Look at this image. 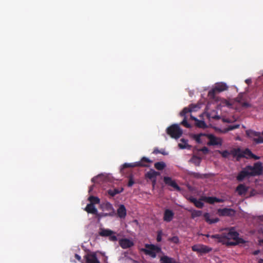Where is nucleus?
I'll return each mask as SVG.
<instances>
[{
  "mask_svg": "<svg viewBox=\"0 0 263 263\" xmlns=\"http://www.w3.org/2000/svg\"><path fill=\"white\" fill-rule=\"evenodd\" d=\"M155 167L159 171L163 170L166 166V164L164 162H158L155 163Z\"/></svg>",
  "mask_w": 263,
  "mask_h": 263,
  "instance_id": "nucleus-29",
  "label": "nucleus"
},
{
  "mask_svg": "<svg viewBox=\"0 0 263 263\" xmlns=\"http://www.w3.org/2000/svg\"><path fill=\"white\" fill-rule=\"evenodd\" d=\"M193 109L190 108L185 107L180 112V115L181 117H186V114L189 112H191Z\"/></svg>",
  "mask_w": 263,
  "mask_h": 263,
  "instance_id": "nucleus-33",
  "label": "nucleus"
},
{
  "mask_svg": "<svg viewBox=\"0 0 263 263\" xmlns=\"http://www.w3.org/2000/svg\"><path fill=\"white\" fill-rule=\"evenodd\" d=\"M84 257L86 263H100L95 253L88 254Z\"/></svg>",
  "mask_w": 263,
  "mask_h": 263,
  "instance_id": "nucleus-14",
  "label": "nucleus"
},
{
  "mask_svg": "<svg viewBox=\"0 0 263 263\" xmlns=\"http://www.w3.org/2000/svg\"><path fill=\"white\" fill-rule=\"evenodd\" d=\"M163 180L166 184L173 187L176 191H180L181 190L180 187L171 177H164Z\"/></svg>",
  "mask_w": 263,
  "mask_h": 263,
  "instance_id": "nucleus-11",
  "label": "nucleus"
},
{
  "mask_svg": "<svg viewBox=\"0 0 263 263\" xmlns=\"http://www.w3.org/2000/svg\"><path fill=\"white\" fill-rule=\"evenodd\" d=\"M239 127H240V124H239L230 125L228 126L227 130L228 131L233 130L234 129L238 128Z\"/></svg>",
  "mask_w": 263,
  "mask_h": 263,
  "instance_id": "nucleus-38",
  "label": "nucleus"
},
{
  "mask_svg": "<svg viewBox=\"0 0 263 263\" xmlns=\"http://www.w3.org/2000/svg\"><path fill=\"white\" fill-rule=\"evenodd\" d=\"M97 177H93L91 179V181L93 182H95L96 181V179H97Z\"/></svg>",
  "mask_w": 263,
  "mask_h": 263,
  "instance_id": "nucleus-57",
  "label": "nucleus"
},
{
  "mask_svg": "<svg viewBox=\"0 0 263 263\" xmlns=\"http://www.w3.org/2000/svg\"><path fill=\"white\" fill-rule=\"evenodd\" d=\"M128 178H129V180H128V182L127 184V186L128 187H131L134 184L135 182L133 179V177L132 175H129L128 177Z\"/></svg>",
  "mask_w": 263,
  "mask_h": 263,
  "instance_id": "nucleus-45",
  "label": "nucleus"
},
{
  "mask_svg": "<svg viewBox=\"0 0 263 263\" xmlns=\"http://www.w3.org/2000/svg\"><path fill=\"white\" fill-rule=\"evenodd\" d=\"M123 188L121 187L120 189H110L108 190L107 192L108 194L114 197L116 195L119 194L123 191Z\"/></svg>",
  "mask_w": 263,
  "mask_h": 263,
  "instance_id": "nucleus-28",
  "label": "nucleus"
},
{
  "mask_svg": "<svg viewBox=\"0 0 263 263\" xmlns=\"http://www.w3.org/2000/svg\"><path fill=\"white\" fill-rule=\"evenodd\" d=\"M224 122H227V123H231V122H232L231 120L229 119H224Z\"/></svg>",
  "mask_w": 263,
  "mask_h": 263,
  "instance_id": "nucleus-55",
  "label": "nucleus"
},
{
  "mask_svg": "<svg viewBox=\"0 0 263 263\" xmlns=\"http://www.w3.org/2000/svg\"><path fill=\"white\" fill-rule=\"evenodd\" d=\"M221 238L223 241L221 243L227 246H236L239 244H243L246 241L241 238L239 237V233L231 228L228 232H224L221 234Z\"/></svg>",
  "mask_w": 263,
  "mask_h": 263,
  "instance_id": "nucleus-1",
  "label": "nucleus"
},
{
  "mask_svg": "<svg viewBox=\"0 0 263 263\" xmlns=\"http://www.w3.org/2000/svg\"><path fill=\"white\" fill-rule=\"evenodd\" d=\"M189 200L190 202H191L194 204L195 203V202L197 200V199L194 197H190L189 198Z\"/></svg>",
  "mask_w": 263,
  "mask_h": 263,
  "instance_id": "nucleus-51",
  "label": "nucleus"
},
{
  "mask_svg": "<svg viewBox=\"0 0 263 263\" xmlns=\"http://www.w3.org/2000/svg\"><path fill=\"white\" fill-rule=\"evenodd\" d=\"M195 125L199 128H205L207 127V125L204 121L198 119L195 123Z\"/></svg>",
  "mask_w": 263,
  "mask_h": 263,
  "instance_id": "nucleus-30",
  "label": "nucleus"
},
{
  "mask_svg": "<svg viewBox=\"0 0 263 263\" xmlns=\"http://www.w3.org/2000/svg\"><path fill=\"white\" fill-rule=\"evenodd\" d=\"M103 208L104 210L108 212V213H107L104 215L105 216H109L112 217L116 215L115 211L113 208L112 205L110 202H107L105 203L103 205Z\"/></svg>",
  "mask_w": 263,
  "mask_h": 263,
  "instance_id": "nucleus-9",
  "label": "nucleus"
},
{
  "mask_svg": "<svg viewBox=\"0 0 263 263\" xmlns=\"http://www.w3.org/2000/svg\"><path fill=\"white\" fill-rule=\"evenodd\" d=\"M152 180L153 185V186H154L156 182V178L153 179Z\"/></svg>",
  "mask_w": 263,
  "mask_h": 263,
  "instance_id": "nucleus-56",
  "label": "nucleus"
},
{
  "mask_svg": "<svg viewBox=\"0 0 263 263\" xmlns=\"http://www.w3.org/2000/svg\"><path fill=\"white\" fill-rule=\"evenodd\" d=\"M163 235V232L162 230H159L157 231V235L156 240L157 242H160L162 240V236Z\"/></svg>",
  "mask_w": 263,
  "mask_h": 263,
  "instance_id": "nucleus-41",
  "label": "nucleus"
},
{
  "mask_svg": "<svg viewBox=\"0 0 263 263\" xmlns=\"http://www.w3.org/2000/svg\"><path fill=\"white\" fill-rule=\"evenodd\" d=\"M230 153L234 157L236 158V160L238 161L244 157L243 155H241V151L240 148H233Z\"/></svg>",
  "mask_w": 263,
  "mask_h": 263,
  "instance_id": "nucleus-19",
  "label": "nucleus"
},
{
  "mask_svg": "<svg viewBox=\"0 0 263 263\" xmlns=\"http://www.w3.org/2000/svg\"><path fill=\"white\" fill-rule=\"evenodd\" d=\"M260 133H261V135L263 136V131Z\"/></svg>",
  "mask_w": 263,
  "mask_h": 263,
  "instance_id": "nucleus-64",
  "label": "nucleus"
},
{
  "mask_svg": "<svg viewBox=\"0 0 263 263\" xmlns=\"http://www.w3.org/2000/svg\"><path fill=\"white\" fill-rule=\"evenodd\" d=\"M180 141L183 143L184 144H181V143H179L178 144V146L181 149H184L185 148L187 147V140H185V139H181L180 140Z\"/></svg>",
  "mask_w": 263,
  "mask_h": 263,
  "instance_id": "nucleus-34",
  "label": "nucleus"
},
{
  "mask_svg": "<svg viewBox=\"0 0 263 263\" xmlns=\"http://www.w3.org/2000/svg\"><path fill=\"white\" fill-rule=\"evenodd\" d=\"M248 191V187L243 184H239L236 189V191L239 195H245Z\"/></svg>",
  "mask_w": 263,
  "mask_h": 263,
  "instance_id": "nucleus-22",
  "label": "nucleus"
},
{
  "mask_svg": "<svg viewBox=\"0 0 263 263\" xmlns=\"http://www.w3.org/2000/svg\"><path fill=\"white\" fill-rule=\"evenodd\" d=\"M218 212L221 216H232L235 214V211L234 210L228 208L218 209Z\"/></svg>",
  "mask_w": 263,
  "mask_h": 263,
  "instance_id": "nucleus-13",
  "label": "nucleus"
},
{
  "mask_svg": "<svg viewBox=\"0 0 263 263\" xmlns=\"http://www.w3.org/2000/svg\"><path fill=\"white\" fill-rule=\"evenodd\" d=\"M204 236H205V237H211V235L208 234H204L203 235Z\"/></svg>",
  "mask_w": 263,
  "mask_h": 263,
  "instance_id": "nucleus-59",
  "label": "nucleus"
},
{
  "mask_svg": "<svg viewBox=\"0 0 263 263\" xmlns=\"http://www.w3.org/2000/svg\"><path fill=\"white\" fill-rule=\"evenodd\" d=\"M152 162L153 161L149 158L143 157L140 161L136 162V163L137 167H149V164Z\"/></svg>",
  "mask_w": 263,
  "mask_h": 263,
  "instance_id": "nucleus-15",
  "label": "nucleus"
},
{
  "mask_svg": "<svg viewBox=\"0 0 263 263\" xmlns=\"http://www.w3.org/2000/svg\"><path fill=\"white\" fill-rule=\"evenodd\" d=\"M168 240L171 241L172 242L175 243V244H177L179 242V239L178 237L176 236H173L171 238H170L168 239Z\"/></svg>",
  "mask_w": 263,
  "mask_h": 263,
  "instance_id": "nucleus-42",
  "label": "nucleus"
},
{
  "mask_svg": "<svg viewBox=\"0 0 263 263\" xmlns=\"http://www.w3.org/2000/svg\"><path fill=\"white\" fill-rule=\"evenodd\" d=\"M75 258L78 259L79 261H80L81 260V257L80 255H79L78 254H76L75 255Z\"/></svg>",
  "mask_w": 263,
  "mask_h": 263,
  "instance_id": "nucleus-52",
  "label": "nucleus"
},
{
  "mask_svg": "<svg viewBox=\"0 0 263 263\" xmlns=\"http://www.w3.org/2000/svg\"><path fill=\"white\" fill-rule=\"evenodd\" d=\"M137 167L136 162H134V163H125L122 165L123 168H127V167Z\"/></svg>",
  "mask_w": 263,
  "mask_h": 263,
  "instance_id": "nucleus-37",
  "label": "nucleus"
},
{
  "mask_svg": "<svg viewBox=\"0 0 263 263\" xmlns=\"http://www.w3.org/2000/svg\"><path fill=\"white\" fill-rule=\"evenodd\" d=\"M251 172H254L255 175H260L262 171L261 164L259 162L255 163L254 166H251Z\"/></svg>",
  "mask_w": 263,
  "mask_h": 263,
  "instance_id": "nucleus-20",
  "label": "nucleus"
},
{
  "mask_svg": "<svg viewBox=\"0 0 263 263\" xmlns=\"http://www.w3.org/2000/svg\"><path fill=\"white\" fill-rule=\"evenodd\" d=\"M260 243L263 244V239L260 241Z\"/></svg>",
  "mask_w": 263,
  "mask_h": 263,
  "instance_id": "nucleus-62",
  "label": "nucleus"
},
{
  "mask_svg": "<svg viewBox=\"0 0 263 263\" xmlns=\"http://www.w3.org/2000/svg\"><path fill=\"white\" fill-rule=\"evenodd\" d=\"M241 155L244 156L243 158L247 159L253 158L255 160H258L260 158L259 157L253 154L249 148H246L244 151H241Z\"/></svg>",
  "mask_w": 263,
  "mask_h": 263,
  "instance_id": "nucleus-16",
  "label": "nucleus"
},
{
  "mask_svg": "<svg viewBox=\"0 0 263 263\" xmlns=\"http://www.w3.org/2000/svg\"><path fill=\"white\" fill-rule=\"evenodd\" d=\"M228 88V86L225 83H217L215 84V87L209 91L208 96L211 99H215L216 93L226 90Z\"/></svg>",
  "mask_w": 263,
  "mask_h": 263,
  "instance_id": "nucleus-4",
  "label": "nucleus"
},
{
  "mask_svg": "<svg viewBox=\"0 0 263 263\" xmlns=\"http://www.w3.org/2000/svg\"><path fill=\"white\" fill-rule=\"evenodd\" d=\"M181 124L183 125L184 126H185L186 128H190L191 127V125L189 123H188L186 117H184L183 120L181 122Z\"/></svg>",
  "mask_w": 263,
  "mask_h": 263,
  "instance_id": "nucleus-40",
  "label": "nucleus"
},
{
  "mask_svg": "<svg viewBox=\"0 0 263 263\" xmlns=\"http://www.w3.org/2000/svg\"><path fill=\"white\" fill-rule=\"evenodd\" d=\"M119 245L124 249L129 248L134 245V242L127 238H122L119 240Z\"/></svg>",
  "mask_w": 263,
  "mask_h": 263,
  "instance_id": "nucleus-12",
  "label": "nucleus"
},
{
  "mask_svg": "<svg viewBox=\"0 0 263 263\" xmlns=\"http://www.w3.org/2000/svg\"><path fill=\"white\" fill-rule=\"evenodd\" d=\"M200 151L204 154H206L209 153V150L208 149V147H205V146H204L203 147H202Z\"/></svg>",
  "mask_w": 263,
  "mask_h": 263,
  "instance_id": "nucleus-47",
  "label": "nucleus"
},
{
  "mask_svg": "<svg viewBox=\"0 0 263 263\" xmlns=\"http://www.w3.org/2000/svg\"><path fill=\"white\" fill-rule=\"evenodd\" d=\"M211 238L216 239V241L218 243H221V241H223L221 238V234L212 235H211Z\"/></svg>",
  "mask_w": 263,
  "mask_h": 263,
  "instance_id": "nucleus-35",
  "label": "nucleus"
},
{
  "mask_svg": "<svg viewBox=\"0 0 263 263\" xmlns=\"http://www.w3.org/2000/svg\"><path fill=\"white\" fill-rule=\"evenodd\" d=\"M118 216L120 218H124L126 216V210L123 204H120L117 210Z\"/></svg>",
  "mask_w": 263,
  "mask_h": 263,
  "instance_id": "nucleus-21",
  "label": "nucleus"
},
{
  "mask_svg": "<svg viewBox=\"0 0 263 263\" xmlns=\"http://www.w3.org/2000/svg\"><path fill=\"white\" fill-rule=\"evenodd\" d=\"M258 263H263V259H259V260L258 261Z\"/></svg>",
  "mask_w": 263,
  "mask_h": 263,
  "instance_id": "nucleus-60",
  "label": "nucleus"
},
{
  "mask_svg": "<svg viewBox=\"0 0 263 263\" xmlns=\"http://www.w3.org/2000/svg\"><path fill=\"white\" fill-rule=\"evenodd\" d=\"M257 253H258V252H257V251H255V252H254V254L256 255V254H257Z\"/></svg>",
  "mask_w": 263,
  "mask_h": 263,
  "instance_id": "nucleus-63",
  "label": "nucleus"
},
{
  "mask_svg": "<svg viewBox=\"0 0 263 263\" xmlns=\"http://www.w3.org/2000/svg\"><path fill=\"white\" fill-rule=\"evenodd\" d=\"M243 98V93H240L238 94V96L235 99V100L236 102L239 103L240 104L242 103Z\"/></svg>",
  "mask_w": 263,
  "mask_h": 263,
  "instance_id": "nucleus-39",
  "label": "nucleus"
},
{
  "mask_svg": "<svg viewBox=\"0 0 263 263\" xmlns=\"http://www.w3.org/2000/svg\"><path fill=\"white\" fill-rule=\"evenodd\" d=\"M226 102H227V105H228V106L230 105V104L228 103V101H226Z\"/></svg>",
  "mask_w": 263,
  "mask_h": 263,
  "instance_id": "nucleus-61",
  "label": "nucleus"
},
{
  "mask_svg": "<svg viewBox=\"0 0 263 263\" xmlns=\"http://www.w3.org/2000/svg\"><path fill=\"white\" fill-rule=\"evenodd\" d=\"M196 159L197 160V161H194V163L196 165L199 166L200 163V160L197 157H196Z\"/></svg>",
  "mask_w": 263,
  "mask_h": 263,
  "instance_id": "nucleus-50",
  "label": "nucleus"
},
{
  "mask_svg": "<svg viewBox=\"0 0 263 263\" xmlns=\"http://www.w3.org/2000/svg\"><path fill=\"white\" fill-rule=\"evenodd\" d=\"M93 186L92 185L89 187V192H90L93 190Z\"/></svg>",
  "mask_w": 263,
  "mask_h": 263,
  "instance_id": "nucleus-58",
  "label": "nucleus"
},
{
  "mask_svg": "<svg viewBox=\"0 0 263 263\" xmlns=\"http://www.w3.org/2000/svg\"><path fill=\"white\" fill-rule=\"evenodd\" d=\"M114 232L109 229H101L99 232V235L101 236H109V239L111 241H117V237L115 235H112Z\"/></svg>",
  "mask_w": 263,
  "mask_h": 263,
  "instance_id": "nucleus-8",
  "label": "nucleus"
},
{
  "mask_svg": "<svg viewBox=\"0 0 263 263\" xmlns=\"http://www.w3.org/2000/svg\"><path fill=\"white\" fill-rule=\"evenodd\" d=\"M160 174L159 172H156L153 169H151L146 173L145 177L152 180L153 179L156 178L157 176H159Z\"/></svg>",
  "mask_w": 263,
  "mask_h": 263,
  "instance_id": "nucleus-24",
  "label": "nucleus"
},
{
  "mask_svg": "<svg viewBox=\"0 0 263 263\" xmlns=\"http://www.w3.org/2000/svg\"><path fill=\"white\" fill-rule=\"evenodd\" d=\"M188 175L191 177H194L196 179H203L209 177V175L207 174H201L199 173L193 172H189Z\"/></svg>",
  "mask_w": 263,
  "mask_h": 263,
  "instance_id": "nucleus-23",
  "label": "nucleus"
},
{
  "mask_svg": "<svg viewBox=\"0 0 263 263\" xmlns=\"http://www.w3.org/2000/svg\"><path fill=\"white\" fill-rule=\"evenodd\" d=\"M202 200H200V199L199 200H197L195 203H194V205L198 208H202L204 204L203 202H201Z\"/></svg>",
  "mask_w": 263,
  "mask_h": 263,
  "instance_id": "nucleus-43",
  "label": "nucleus"
},
{
  "mask_svg": "<svg viewBox=\"0 0 263 263\" xmlns=\"http://www.w3.org/2000/svg\"><path fill=\"white\" fill-rule=\"evenodd\" d=\"M193 251L197 253L205 254L212 250V248L204 245H195L192 247Z\"/></svg>",
  "mask_w": 263,
  "mask_h": 263,
  "instance_id": "nucleus-7",
  "label": "nucleus"
},
{
  "mask_svg": "<svg viewBox=\"0 0 263 263\" xmlns=\"http://www.w3.org/2000/svg\"><path fill=\"white\" fill-rule=\"evenodd\" d=\"M206 136V135L203 134H199L194 135L193 137H194V139L196 140L197 143H201V140L200 138L201 136Z\"/></svg>",
  "mask_w": 263,
  "mask_h": 263,
  "instance_id": "nucleus-36",
  "label": "nucleus"
},
{
  "mask_svg": "<svg viewBox=\"0 0 263 263\" xmlns=\"http://www.w3.org/2000/svg\"><path fill=\"white\" fill-rule=\"evenodd\" d=\"M203 217L205 221L210 224L216 223L219 221V219L218 218H215L214 219L210 218V215L208 213H205L203 215Z\"/></svg>",
  "mask_w": 263,
  "mask_h": 263,
  "instance_id": "nucleus-26",
  "label": "nucleus"
},
{
  "mask_svg": "<svg viewBox=\"0 0 263 263\" xmlns=\"http://www.w3.org/2000/svg\"><path fill=\"white\" fill-rule=\"evenodd\" d=\"M145 248H142L141 251L144 252L146 255L150 256L151 257L155 258L157 256V253L161 252V248L153 244H145Z\"/></svg>",
  "mask_w": 263,
  "mask_h": 263,
  "instance_id": "nucleus-2",
  "label": "nucleus"
},
{
  "mask_svg": "<svg viewBox=\"0 0 263 263\" xmlns=\"http://www.w3.org/2000/svg\"><path fill=\"white\" fill-rule=\"evenodd\" d=\"M206 136L209 139V141L208 143L209 145H221V142L219 141L218 139L213 135H206Z\"/></svg>",
  "mask_w": 263,
  "mask_h": 263,
  "instance_id": "nucleus-18",
  "label": "nucleus"
},
{
  "mask_svg": "<svg viewBox=\"0 0 263 263\" xmlns=\"http://www.w3.org/2000/svg\"><path fill=\"white\" fill-rule=\"evenodd\" d=\"M160 263H177L175 259L166 255L162 256L160 259Z\"/></svg>",
  "mask_w": 263,
  "mask_h": 263,
  "instance_id": "nucleus-27",
  "label": "nucleus"
},
{
  "mask_svg": "<svg viewBox=\"0 0 263 263\" xmlns=\"http://www.w3.org/2000/svg\"><path fill=\"white\" fill-rule=\"evenodd\" d=\"M200 200L203 201L210 204H214L215 202L220 203L223 202V199L218 198L216 197L202 196L200 198Z\"/></svg>",
  "mask_w": 263,
  "mask_h": 263,
  "instance_id": "nucleus-10",
  "label": "nucleus"
},
{
  "mask_svg": "<svg viewBox=\"0 0 263 263\" xmlns=\"http://www.w3.org/2000/svg\"><path fill=\"white\" fill-rule=\"evenodd\" d=\"M191 217L192 218H195L196 217H200L202 215V211L198 210H191Z\"/></svg>",
  "mask_w": 263,
  "mask_h": 263,
  "instance_id": "nucleus-31",
  "label": "nucleus"
},
{
  "mask_svg": "<svg viewBox=\"0 0 263 263\" xmlns=\"http://www.w3.org/2000/svg\"><path fill=\"white\" fill-rule=\"evenodd\" d=\"M153 153L154 154H157L160 153V154H161L164 155H166V153H165L164 152V150H160H160H159L158 149H155Z\"/></svg>",
  "mask_w": 263,
  "mask_h": 263,
  "instance_id": "nucleus-46",
  "label": "nucleus"
},
{
  "mask_svg": "<svg viewBox=\"0 0 263 263\" xmlns=\"http://www.w3.org/2000/svg\"><path fill=\"white\" fill-rule=\"evenodd\" d=\"M89 201L90 202V203L98 204L100 202V199L98 197H95L93 196H91L88 198Z\"/></svg>",
  "mask_w": 263,
  "mask_h": 263,
  "instance_id": "nucleus-32",
  "label": "nucleus"
},
{
  "mask_svg": "<svg viewBox=\"0 0 263 263\" xmlns=\"http://www.w3.org/2000/svg\"><path fill=\"white\" fill-rule=\"evenodd\" d=\"M246 134L250 137H256V138H253V141L255 143H263V137L261 136V133L260 132L249 130L246 131Z\"/></svg>",
  "mask_w": 263,
  "mask_h": 263,
  "instance_id": "nucleus-6",
  "label": "nucleus"
},
{
  "mask_svg": "<svg viewBox=\"0 0 263 263\" xmlns=\"http://www.w3.org/2000/svg\"><path fill=\"white\" fill-rule=\"evenodd\" d=\"M106 213H98V212H97V214H96V215L99 218H100L101 217H106L107 216H105L104 215Z\"/></svg>",
  "mask_w": 263,
  "mask_h": 263,
  "instance_id": "nucleus-49",
  "label": "nucleus"
},
{
  "mask_svg": "<svg viewBox=\"0 0 263 263\" xmlns=\"http://www.w3.org/2000/svg\"><path fill=\"white\" fill-rule=\"evenodd\" d=\"M174 216V212L170 209H166L164 212L163 220L166 222H170Z\"/></svg>",
  "mask_w": 263,
  "mask_h": 263,
  "instance_id": "nucleus-17",
  "label": "nucleus"
},
{
  "mask_svg": "<svg viewBox=\"0 0 263 263\" xmlns=\"http://www.w3.org/2000/svg\"><path fill=\"white\" fill-rule=\"evenodd\" d=\"M242 107L247 108L251 106V104L248 102H242L240 104Z\"/></svg>",
  "mask_w": 263,
  "mask_h": 263,
  "instance_id": "nucleus-48",
  "label": "nucleus"
},
{
  "mask_svg": "<svg viewBox=\"0 0 263 263\" xmlns=\"http://www.w3.org/2000/svg\"><path fill=\"white\" fill-rule=\"evenodd\" d=\"M166 133L172 138L177 139L182 135V130L179 125L174 124L167 128Z\"/></svg>",
  "mask_w": 263,
  "mask_h": 263,
  "instance_id": "nucleus-3",
  "label": "nucleus"
},
{
  "mask_svg": "<svg viewBox=\"0 0 263 263\" xmlns=\"http://www.w3.org/2000/svg\"><path fill=\"white\" fill-rule=\"evenodd\" d=\"M219 153L223 158H227L230 155V153L227 150H225L222 152L219 151Z\"/></svg>",
  "mask_w": 263,
  "mask_h": 263,
  "instance_id": "nucleus-44",
  "label": "nucleus"
},
{
  "mask_svg": "<svg viewBox=\"0 0 263 263\" xmlns=\"http://www.w3.org/2000/svg\"><path fill=\"white\" fill-rule=\"evenodd\" d=\"M251 166H247L245 168L241 171L237 176V180L238 181H242L246 177L248 176H255L254 172H251L250 169Z\"/></svg>",
  "mask_w": 263,
  "mask_h": 263,
  "instance_id": "nucleus-5",
  "label": "nucleus"
},
{
  "mask_svg": "<svg viewBox=\"0 0 263 263\" xmlns=\"http://www.w3.org/2000/svg\"><path fill=\"white\" fill-rule=\"evenodd\" d=\"M85 210L88 213L97 214L98 210L92 203L88 204L85 208Z\"/></svg>",
  "mask_w": 263,
  "mask_h": 263,
  "instance_id": "nucleus-25",
  "label": "nucleus"
},
{
  "mask_svg": "<svg viewBox=\"0 0 263 263\" xmlns=\"http://www.w3.org/2000/svg\"><path fill=\"white\" fill-rule=\"evenodd\" d=\"M190 118H191V119H192V120H194L195 122L198 119L197 118L193 116L192 115H191Z\"/></svg>",
  "mask_w": 263,
  "mask_h": 263,
  "instance_id": "nucleus-53",
  "label": "nucleus"
},
{
  "mask_svg": "<svg viewBox=\"0 0 263 263\" xmlns=\"http://www.w3.org/2000/svg\"><path fill=\"white\" fill-rule=\"evenodd\" d=\"M245 82L247 84H250L251 83V79H246L245 80Z\"/></svg>",
  "mask_w": 263,
  "mask_h": 263,
  "instance_id": "nucleus-54",
  "label": "nucleus"
}]
</instances>
